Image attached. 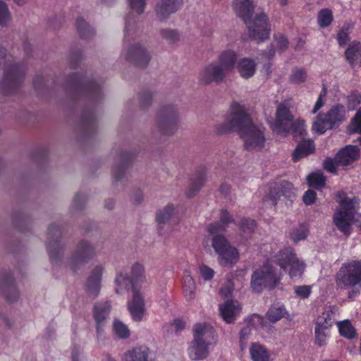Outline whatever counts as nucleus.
I'll return each instance as SVG.
<instances>
[{"mask_svg": "<svg viewBox=\"0 0 361 361\" xmlns=\"http://www.w3.org/2000/svg\"><path fill=\"white\" fill-rule=\"evenodd\" d=\"M114 331L121 338H127L130 336V330L123 322L115 320L113 324Z\"/></svg>", "mask_w": 361, "mask_h": 361, "instance_id": "c03bdc74", "label": "nucleus"}, {"mask_svg": "<svg viewBox=\"0 0 361 361\" xmlns=\"http://www.w3.org/2000/svg\"><path fill=\"white\" fill-rule=\"evenodd\" d=\"M111 305L108 302H100L94 305L93 318L96 323V330L98 335L101 334L108 322Z\"/></svg>", "mask_w": 361, "mask_h": 361, "instance_id": "9b49d317", "label": "nucleus"}, {"mask_svg": "<svg viewBox=\"0 0 361 361\" xmlns=\"http://www.w3.org/2000/svg\"><path fill=\"white\" fill-rule=\"evenodd\" d=\"M336 282L341 288L361 287V261L343 264L336 275Z\"/></svg>", "mask_w": 361, "mask_h": 361, "instance_id": "423d86ee", "label": "nucleus"}, {"mask_svg": "<svg viewBox=\"0 0 361 361\" xmlns=\"http://www.w3.org/2000/svg\"><path fill=\"white\" fill-rule=\"evenodd\" d=\"M94 255V249L91 245L85 241L80 242L72 259L73 266L86 262L87 259L92 257Z\"/></svg>", "mask_w": 361, "mask_h": 361, "instance_id": "412c9836", "label": "nucleus"}, {"mask_svg": "<svg viewBox=\"0 0 361 361\" xmlns=\"http://www.w3.org/2000/svg\"><path fill=\"white\" fill-rule=\"evenodd\" d=\"M183 290L187 300H192L195 296L196 284L189 273L185 274L183 281Z\"/></svg>", "mask_w": 361, "mask_h": 361, "instance_id": "473e14b6", "label": "nucleus"}, {"mask_svg": "<svg viewBox=\"0 0 361 361\" xmlns=\"http://www.w3.org/2000/svg\"><path fill=\"white\" fill-rule=\"evenodd\" d=\"M232 293V289L230 286H226L221 288L219 290L220 295L224 298H228Z\"/></svg>", "mask_w": 361, "mask_h": 361, "instance_id": "338daca9", "label": "nucleus"}, {"mask_svg": "<svg viewBox=\"0 0 361 361\" xmlns=\"http://www.w3.org/2000/svg\"><path fill=\"white\" fill-rule=\"evenodd\" d=\"M305 127L303 120H297L292 123L291 129L289 133H291L294 137L302 135L306 130Z\"/></svg>", "mask_w": 361, "mask_h": 361, "instance_id": "09e8293b", "label": "nucleus"}, {"mask_svg": "<svg viewBox=\"0 0 361 361\" xmlns=\"http://www.w3.org/2000/svg\"><path fill=\"white\" fill-rule=\"evenodd\" d=\"M326 114H319L312 124V130L317 134H324L327 130L334 128L333 122L331 121Z\"/></svg>", "mask_w": 361, "mask_h": 361, "instance_id": "bb28decb", "label": "nucleus"}, {"mask_svg": "<svg viewBox=\"0 0 361 361\" xmlns=\"http://www.w3.org/2000/svg\"><path fill=\"white\" fill-rule=\"evenodd\" d=\"M334 127L341 123L345 119V111L344 106L341 104L333 106L326 113Z\"/></svg>", "mask_w": 361, "mask_h": 361, "instance_id": "2f4dec72", "label": "nucleus"}, {"mask_svg": "<svg viewBox=\"0 0 361 361\" xmlns=\"http://www.w3.org/2000/svg\"><path fill=\"white\" fill-rule=\"evenodd\" d=\"M11 16L7 5L0 0V25H6L10 20Z\"/></svg>", "mask_w": 361, "mask_h": 361, "instance_id": "de8ad7c7", "label": "nucleus"}, {"mask_svg": "<svg viewBox=\"0 0 361 361\" xmlns=\"http://www.w3.org/2000/svg\"><path fill=\"white\" fill-rule=\"evenodd\" d=\"M129 4L132 9L135 10L137 13H142L145 9V0H128Z\"/></svg>", "mask_w": 361, "mask_h": 361, "instance_id": "13d9d810", "label": "nucleus"}, {"mask_svg": "<svg viewBox=\"0 0 361 361\" xmlns=\"http://www.w3.org/2000/svg\"><path fill=\"white\" fill-rule=\"evenodd\" d=\"M126 59L138 67H144L149 63L150 57L143 47L135 45L128 50Z\"/></svg>", "mask_w": 361, "mask_h": 361, "instance_id": "f3484780", "label": "nucleus"}, {"mask_svg": "<svg viewBox=\"0 0 361 361\" xmlns=\"http://www.w3.org/2000/svg\"><path fill=\"white\" fill-rule=\"evenodd\" d=\"M77 30L82 38H88L93 35V30L82 18H78L76 21Z\"/></svg>", "mask_w": 361, "mask_h": 361, "instance_id": "37998d69", "label": "nucleus"}, {"mask_svg": "<svg viewBox=\"0 0 361 361\" xmlns=\"http://www.w3.org/2000/svg\"><path fill=\"white\" fill-rule=\"evenodd\" d=\"M219 310L223 319L227 323H231L241 312V306L237 300H227L219 305Z\"/></svg>", "mask_w": 361, "mask_h": 361, "instance_id": "ddd939ff", "label": "nucleus"}, {"mask_svg": "<svg viewBox=\"0 0 361 361\" xmlns=\"http://www.w3.org/2000/svg\"><path fill=\"white\" fill-rule=\"evenodd\" d=\"M307 80V73L302 68L294 69L289 76V80L293 84H300Z\"/></svg>", "mask_w": 361, "mask_h": 361, "instance_id": "a18cd8bd", "label": "nucleus"}, {"mask_svg": "<svg viewBox=\"0 0 361 361\" xmlns=\"http://www.w3.org/2000/svg\"><path fill=\"white\" fill-rule=\"evenodd\" d=\"M123 361H152L149 349L146 346L133 348L124 354Z\"/></svg>", "mask_w": 361, "mask_h": 361, "instance_id": "b1692460", "label": "nucleus"}, {"mask_svg": "<svg viewBox=\"0 0 361 361\" xmlns=\"http://www.w3.org/2000/svg\"><path fill=\"white\" fill-rule=\"evenodd\" d=\"M174 208L172 205H167L157 213V221L159 224L166 223L173 214Z\"/></svg>", "mask_w": 361, "mask_h": 361, "instance_id": "49530a36", "label": "nucleus"}, {"mask_svg": "<svg viewBox=\"0 0 361 361\" xmlns=\"http://www.w3.org/2000/svg\"><path fill=\"white\" fill-rule=\"evenodd\" d=\"M252 320L254 323L259 324L262 327L266 326V324L264 322V319L259 314H253L252 316Z\"/></svg>", "mask_w": 361, "mask_h": 361, "instance_id": "774afa93", "label": "nucleus"}, {"mask_svg": "<svg viewBox=\"0 0 361 361\" xmlns=\"http://www.w3.org/2000/svg\"><path fill=\"white\" fill-rule=\"evenodd\" d=\"M103 271V268L102 266L96 267L92 272L91 276L89 277L87 280V288L89 292L93 295H97L99 287H100V279L102 273Z\"/></svg>", "mask_w": 361, "mask_h": 361, "instance_id": "7c9ffc66", "label": "nucleus"}, {"mask_svg": "<svg viewBox=\"0 0 361 361\" xmlns=\"http://www.w3.org/2000/svg\"><path fill=\"white\" fill-rule=\"evenodd\" d=\"M349 131L350 133H357L361 134V109L353 118ZM359 142L361 144V138L359 139Z\"/></svg>", "mask_w": 361, "mask_h": 361, "instance_id": "603ef678", "label": "nucleus"}, {"mask_svg": "<svg viewBox=\"0 0 361 361\" xmlns=\"http://www.w3.org/2000/svg\"><path fill=\"white\" fill-rule=\"evenodd\" d=\"M341 335L347 338H354L356 332L355 328L349 320H344L337 323Z\"/></svg>", "mask_w": 361, "mask_h": 361, "instance_id": "58836bf2", "label": "nucleus"}, {"mask_svg": "<svg viewBox=\"0 0 361 361\" xmlns=\"http://www.w3.org/2000/svg\"><path fill=\"white\" fill-rule=\"evenodd\" d=\"M228 74L215 61L206 65L200 71L199 81L202 85H209L213 82L221 83Z\"/></svg>", "mask_w": 361, "mask_h": 361, "instance_id": "1a4fd4ad", "label": "nucleus"}, {"mask_svg": "<svg viewBox=\"0 0 361 361\" xmlns=\"http://www.w3.org/2000/svg\"><path fill=\"white\" fill-rule=\"evenodd\" d=\"M235 66L240 77L248 79L255 75L257 63L251 58L245 57L237 61Z\"/></svg>", "mask_w": 361, "mask_h": 361, "instance_id": "4be33fe9", "label": "nucleus"}, {"mask_svg": "<svg viewBox=\"0 0 361 361\" xmlns=\"http://www.w3.org/2000/svg\"><path fill=\"white\" fill-rule=\"evenodd\" d=\"M341 166L336 163L335 159H327L324 162V169L330 173H335L336 172V166Z\"/></svg>", "mask_w": 361, "mask_h": 361, "instance_id": "680f3d73", "label": "nucleus"}, {"mask_svg": "<svg viewBox=\"0 0 361 361\" xmlns=\"http://www.w3.org/2000/svg\"><path fill=\"white\" fill-rule=\"evenodd\" d=\"M298 257L293 248L288 247L281 250L274 256V262L283 270H288V267Z\"/></svg>", "mask_w": 361, "mask_h": 361, "instance_id": "aec40b11", "label": "nucleus"}, {"mask_svg": "<svg viewBox=\"0 0 361 361\" xmlns=\"http://www.w3.org/2000/svg\"><path fill=\"white\" fill-rule=\"evenodd\" d=\"M316 199V192L313 190H307L303 195L302 200L305 204L310 205L314 203Z\"/></svg>", "mask_w": 361, "mask_h": 361, "instance_id": "0e129e2a", "label": "nucleus"}, {"mask_svg": "<svg viewBox=\"0 0 361 361\" xmlns=\"http://www.w3.org/2000/svg\"><path fill=\"white\" fill-rule=\"evenodd\" d=\"M183 0H160L155 11L160 20L166 18L170 14L178 11L183 5Z\"/></svg>", "mask_w": 361, "mask_h": 361, "instance_id": "2eb2a0df", "label": "nucleus"}, {"mask_svg": "<svg viewBox=\"0 0 361 361\" xmlns=\"http://www.w3.org/2000/svg\"><path fill=\"white\" fill-rule=\"evenodd\" d=\"M281 196H284L288 200H291L295 197V188L292 183L283 181L279 184L276 183L271 187L269 198L272 201L274 204L277 203V200Z\"/></svg>", "mask_w": 361, "mask_h": 361, "instance_id": "f8f14e48", "label": "nucleus"}, {"mask_svg": "<svg viewBox=\"0 0 361 361\" xmlns=\"http://www.w3.org/2000/svg\"><path fill=\"white\" fill-rule=\"evenodd\" d=\"M274 39L276 41L277 46L279 49L283 51L288 47V41L287 38L282 34H277L274 35Z\"/></svg>", "mask_w": 361, "mask_h": 361, "instance_id": "bf43d9fd", "label": "nucleus"}, {"mask_svg": "<svg viewBox=\"0 0 361 361\" xmlns=\"http://www.w3.org/2000/svg\"><path fill=\"white\" fill-rule=\"evenodd\" d=\"M130 282L132 289L137 288V285L146 282L145 269L142 264L135 263L130 271Z\"/></svg>", "mask_w": 361, "mask_h": 361, "instance_id": "c756f323", "label": "nucleus"}, {"mask_svg": "<svg viewBox=\"0 0 361 361\" xmlns=\"http://www.w3.org/2000/svg\"><path fill=\"white\" fill-rule=\"evenodd\" d=\"M337 40L340 45H345L349 40L348 32L343 30H340L337 35Z\"/></svg>", "mask_w": 361, "mask_h": 361, "instance_id": "69168bd1", "label": "nucleus"}, {"mask_svg": "<svg viewBox=\"0 0 361 361\" xmlns=\"http://www.w3.org/2000/svg\"><path fill=\"white\" fill-rule=\"evenodd\" d=\"M178 123V114L173 106H166L159 111L157 117V125L163 134H173L177 129Z\"/></svg>", "mask_w": 361, "mask_h": 361, "instance_id": "6e6552de", "label": "nucleus"}, {"mask_svg": "<svg viewBox=\"0 0 361 361\" xmlns=\"http://www.w3.org/2000/svg\"><path fill=\"white\" fill-rule=\"evenodd\" d=\"M338 309L336 306H329L325 308L324 311L317 317L315 328L329 331L335 322V316Z\"/></svg>", "mask_w": 361, "mask_h": 361, "instance_id": "dca6fc26", "label": "nucleus"}, {"mask_svg": "<svg viewBox=\"0 0 361 361\" xmlns=\"http://www.w3.org/2000/svg\"><path fill=\"white\" fill-rule=\"evenodd\" d=\"M286 313L283 306L272 305L266 313V318L269 322L274 324L283 318Z\"/></svg>", "mask_w": 361, "mask_h": 361, "instance_id": "72a5a7b5", "label": "nucleus"}, {"mask_svg": "<svg viewBox=\"0 0 361 361\" xmlns=\"http://www.w3.org/2000/svg\"><path fill=\"white\" fill-rule=\"evenodd\" d=\"M305 267L304 262L297 258L290 264L286 271L288 273L291 279H298L303 274Z\"/></svg>", "mask_w": 361, "mask_h": 361, "instance_id": "e433bc0d", "label": "nucleus"}, {"mask_svg": "<svg viewBox=\"0 0 361 361\" xmlns=\"http://www.w3.org/2000/svg\"><path fill=\"white\" fill-rule=\"evenodd\" d=\"M308 235V227L305 224H300L293 229L290 233V238L295 242L305 240Z\"/></svg>", "mask_w": 361, "mask_h": 361, "instance_id": "a19ab883", "label": "nucleus"}, {"mask_svg": "<svg viewBox=\"0 0 361 361\" xmlns=\"http://www.w3.org/2000/svg\"><path fill=\"white\" fill-rule=\"evenodd\" d=\"M238 55L235 51L231 49L220 51L215 61L228 75L236 66Z\"/></svg>", "mask_w": 361, "mask_h": 361, "instance_id": "4468645a", "label": "nucleus"}, {"mask_svg": "<svg viewBox=\"0 0 361 361\" xmlns=\"http://www.w3.org/2000/svg\"><path fill=\"white\" fill-rule=\"evenodd\" d=\"M239 258L238 250L231 245L218 254L219 263L223 266H233L238 262Z\"/></svg>", "mask_w": 361, "mask_h": 361, "instance_id": "5701e85b", "label": "nucleus"}, {"mask_svg": "<svg viewBox=\"0 0 361 361\" xmlns=\"http://www.w3.org/2000/svg\"><path fill=\"white\" fill-rule=\"evenodd\" d=\"M315 341L319 346H324L326 344L327 338L329 335V331L322 330L319 328L314 329Z\"/></svg>", "mask_w": 361, "mask_h": 361, "instance_id": "8fccbe9b", "label": "nucleus"}, {"mask_svg": "<svg viewBox=\"0 0 361 361\" xmlns=\"http://www.w3.org/2000/svg\"><path fill=\"white\" fill-rule=\"evenodd\" d=\"M216 131L220 134L238 131L250 151H259L264 146L263 130L252 123L245 106L238 102L232 103L225 123L218 125Z\"/></svg>", "mask_w": 361, "mask_h": 361, "instance_id": "f257e3e1", "label": "nucleus"}, {"mask_svg": "<svg viewBox=\"0 0 361 361\" xmlns=\"http://www.w3.org/2000/svg\"><path fill=\"white\" fill-rule=\"evenodd\" d=\"M233 221L232 216L226 210L221 211L219 222L211 224L207 227V231L209 234L222 233L226 230L228 225Z\"/></svg>", "mask_w": 361, "mask_h": 361, "instance_id": "393cba45", "label": "nucleus"}, {"mask_svg": "<svg viewBox=\"0 0 361 361\" xmlns=\"http://www.w3.org/2000/svg\"><path fill=\"white\" fill-rule=\"evenodd\" d=\"M359 154L360 149L357 146H347L336 154V163L341 166H346L357 159Z\"/></svg>", "mask_w": 361, "mask_h": 361, "instance_id": "a211bd4d", "label": "nucleus"}, {"mask_svg": "<svg viewBox=\"0 0 361 361\" xmlns=\"http://www.w3.org/2000/svg\"><path fill=\"white\" fill-rule=\"evenodd\" d=\"M326 94V90L324 87L322 91L321 92L317 101L316 102L314 106L312 111V114H316L324 105L323 97H324Z\"/></svg>", "mask_w": 361, "mask_h": 361, "instance_id": "e2e57ef3", "label": "nucleus"}, {"mask_svg": "<svg viewBox=\"0 0 361 361\" xmlns=\"http://www.w3.org/2000/svg\"><path fill=\"white\" fill-rule=\"evenodd\" d=\"M294 292L300 298H307L312 293V287L307 285L296 286L294 287Z\"/></svg>", "mask_w": 361, "mask_h": 361, "instance_id": "864d4df0", "label": "nucleus"}, {"mask_svg": "<svg viewBox=\"0 0 361 361\" xmlns=\"http://www.w3.org/2000/svg\"><path fill=\"white\" fill-rule=\"evenodd\" d=\"M281 279V274L269 262H267L254 271L251 277V288L255 292H261L265 288H274Z\"/></svg>", "mask_w": 361, "mask_h": 361, "instance_id": "39448f33", "label": "nucleus"}, {"mask_svg": "<svg viewBox=\"0 0 361 361\" xmlns=\"http://www.w3.org/2000/svg\"><path fill=\"white\" fill-rule=\"evenodd\" d=\"M334 20L333 12L329 8L321 9L317 14V23L320 27H327Z\"/></svg>", "mask_w": 361, "mask_h": 361, "instance_id": "4c0bfd02", "label": "nucleus"}, {"mask_svg": "<svg viewBox=\"0 0 361 361\" xmlns=\"http://www.w3.org/2000/svg\"><path fill=\"white\" fill-rule=\"evenodd\" d=\"M348 103L349 107L353 109L361 103V94L358 92H353L348 97Z\"/></svg>", "mask_w": 361, "mask_h": 361, "instance_id": "4d7b16f0", "label": "nucleus"}, {"mask_svg": "<svg viewBox=\"0 0 361 361\" xmlns=\"http://www.w3.org/2000/svg\"><path fill=\"white\" fill-rule=\"evenodd\" d=\"M194 339L188 348V355L192 360H201L207 357L210 339L214 336L212 327L206 324H196L193 329Z\"/></svg>", "mask_w": 361, "mask_h": 361, "instance_id": "20e7f679", "label": "nucleus"}, {"mask_svg": "<svg viewBox=\"0 0 361 361\" xmlns=\"http://www.w3.org/2000/svg\"><path fill=\"white\" fill-rule=\"evenodd\" d=\"M307 182L310 187L320 189L325 185L326 179L322 173L315 172L308 176Z\"/></svg>", "mask_w": 361, "mask_h": 361, "instance_id": "ea45409f", "label": "nucleus"}, {"mask_svg": "<svg viewBox=\"0 0 361 361\" xmlns=\"http://www.w3.org/2000/svg\"><path fill=\"white\" fill-rule=\"evenodd\" d=\"M347 61L352 67L356 65L361 66V44L353 42L349 45L345 52Z\"/></svg>", "mask_w": 361, "mask_h": 361, "instance_id": "a878e982", "label": "nucleus"}, {"mask_svg": "<svg viewBox=\"0 0 361 361\" xmlns=\"http://www.w3.org/2000/svg\"><path fill=\"white\" fill-rule=\"evenodd\" d=\"M199 274L204 281H210L214 278L215 272L209 266L201 264L199 267Z\"/></svg>", "mask_w": 361, "mask_h": 361, "instance_id": "3c124183", "label": "nucleus"}, {"mask_svg": "<svg viewBox=\"0 0 361 361\" xmlns=\"http://www.w3.org/2000/svg\"><path fill=\"white\" fill-rule=\"evenodd\" d=\"M249 352L252 361H270V353L259 343H252Z\"/></svg>", "mask_w": 361, "mask_h": 361, "instance_id": "cd10ccee", "label": "nucleus"}, {"mask_svg": "<svg viewBox=\"0 0 361 361\" xmlns=\"http://www.w3.org/2000/svg\"><path fill=\"white\" fill-rule=\"evenodd\" d=\"M314 142L310 140L300 142L293 153V160L296 162L314 151Z\"/></svg>", "mask_w": 361, "mask_h": 361, "instance_id": "c85d7f7f", "label": "nucleus"}, {"mask_svg": "<svg viewBox=\"0 0 361 361\" xmlns=\"http://www.w3.org/2000/svg\"><path fill=\"white\" fill-rule=\"evenodd\" d=\"M6 52L4 49H0V66H3L4 69L5 80L8 81L16 82L22 75L23 71L18 65H10L5 67L6 65Z\"/></svg>", "mask_w": 361, "mask_h": 361, "instance_id": "6ab92c4d", "label": "nucleus"}, {"mask_svg": "<svg viewBox=\"0 0 361 361\" xmlns=\"http://www.w3.org/2000/svg\"><path fill=\"white\" fill-rule=\"evenodd\" d=\"M116 283L117 285L116 291L117 293H119L120 292H121L123 288H127L129 283V279L127 278L126 275L121 274L116 279Z\"/></svg>", "mask_w": 361, "mask_h": 361, "instance_id": "5fc2aeb1", "label": "nucleus"}, {"mask_svg": "<svg viewBox=\"0 0 361 361\" xmlns=\"http://www.w3.org/2000/svg\"><path fill=\"white\" fill-rule=\"evenodd\" d=\"M233 8L236 14L247 25L252 39L259 42L269 37L271 28L267 16L261 13L251 19L254 9L252 0H234Z\"/></svg>", "mask_w": 361, "mask_h": 361, "instance_id": "f03ea898", "label": "nucleus"}, {"mask_svg": "<svg viewBox=\"0 0 361 361\" xmlns=\"http://www.w3.org/2000/svg\"><path fill=\"white\" fill-rule=\"evenodd\" d=\"M251 334V329L250 326H245L240 331V342L242 350L245 348L246 345V341L249 336V335Z\"/></svg>", "mask_w": 361, "mask_h": 361, "instance_id": "052dcab7", "label": "nucleus"}, {"mask_svg": "<svg viewBox=\"0 0 361 361\" xmlns=\"http://www.w3.org/2000/svg\"><path fill=\"white\" fill-rule=\"evenodd\" d=\"M293 118L289 105L286 102L280 103L276 108V118L271 123V128L276 133L286 135L291 129Z\"/></svg>", "mask_w": 361, "mask_h": 361, "instance_id": "0eeeda50", "label": "nucleus"}, {"mask_svg": "<svg viewBox=\"0 0 361 361\" xmlns=\"http://www.w3.org/2000/svg\"><path fill=\"white\" fill-rule=\"evenodd\" d=\"M255 221L252 219H244L242 220L240 225L242 235L245 238H248L251 236L252 233L255 231Z\"/></svg>", "mask_w": 361, "mask_h": 361, "instance_id": "79ce46f5", "label": "nucleus"}, {"mask_svg": "<svg viewBox=\"0 0 361 361\" xmlns=\"http://www.w3.org/2000/svg\"><path fill=\"white\" fill-rule=\"evenodd\" d=\"M161 37L169 42H174L178 39V34L175 30H163L161 31Z\"/></svg>", "mask_w": 361, "mask_h": 361, "instance_id": "6e6d98bb", "label": "nucleus"}, {"mask_svg": "<svg viewBox=\"0 0 361 361\" xmlns=\"http://www.w3.org/2000/svg\"><path fill=\"white\" fill-rule=\"evenodd\" d=\"M128 310L133 320L136 322H140L146 313L144 296L137 288L132 289V297L128 301Z\"/></svg>", "mask_w": 361, "mask_h": 361, "instance_id": "9d476101", "label": "nucleus"}, {"mask_svg": "<svg viewBox=\"0 0 361 361\" xmlns=\"http://www.w3.org/2000/svg\"><path fill=\"white\" fill-rule=\"evenodd\" d=\"M210 235H212V246L217 255L231 245L221 233Z\"/></svg>", "mask_w": 361, "mask_h": 361, "instance_id": "c9c22d12", "label": "nucleus"}, {"mask_svg": "<svg viewBox=\"0 0 361 361\" xmlns=\"http://www.w3.org/2000/svg\"><path fill=\"white\" fill-rule=\"evenodd\" d=\"M339 206L333 215V222L336 227L345 235H350L353 225L360 220L361 215L357 213L356 198L344 197L338 199Z\"/></svg>", "mask_w": 361, "mask_h": 361, "instance_id": "7ed1b4c3", "label": "nucleus"}, {"mask_svg": "<svg viewBox=\"0 0 361 361\" xmlns=\"http://www.w3.org/2000/svg\"><path fill=\"white\" fill-rule=\"evenodd\" d=\"M206 181V176L204 173L196 175L195 177L190 180L189 189L186 193L188 197H192L195 195L204 185Z\"/></svg>", "mask_w": 361, "mask_h": 361, "instance_id": "f704fd0d", "label": "nucleus"}]
</instances>
